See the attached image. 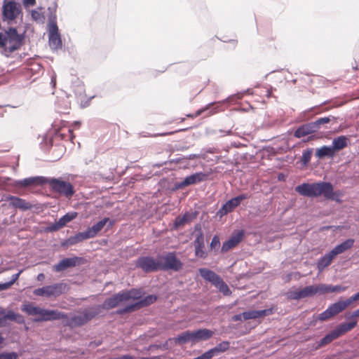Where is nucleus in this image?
<instances>
[{"mask_svg": "<svg viewBox=\"0 0 359 359\" xmlns=\"http://www.w3.org/2000/svg\"><path fill=\"white\" fill-rule=\"evenodd\" d=\"M100 312V305H95L83 309L80 313L74 315L69 318L65 325L72 328L81 327L90 321L93 318L99 315Z\"/></svg>", "mask_w": 359, "mask_h": 359, "instance_id": "nucleus-1", "label": "nucleus"}, {"mask_svg": "<svg viewBox=\"0 0 359 359\" xmlns=\"http://www.w3.org/2000/svg\"><path fill=\"white\" fill-rule=\"evenodd\" d=\"M19 18H22V9L20 3L15 0H4L2 3L1 19L11 24Z\"/></svg>", "mask_w": 359, "mask_h": 359, "instance_id": "nucleus-2", "label": "nucleus"}, {"mask_svg": "<svg viewBox=\"0 0 359 359\" xmlns=\"http://www.w3.org/2000/svg\"><path fill=\"white\" fill-rule=\"evenodd\" d=\"M140 297L139 294L135 290L125 291L118 292L112 297L107 299L101 306V309H111L116 307L121 303L126 302L130 299H137Z\"/></svg>", "mask_w": 359, "mask_h": 359, "instance_id": "nucleus-3", "label": "nucleus"}, {"mask_svg": "<svg viewBox=\"0 0 359 359\" xmlns=\"http://www.w3.org/2000/svg\"><path fill=\"white\" fill-rule=\"evenodd\" d=\"M46 184H49L53 191L64 196L66 198H71L75 192L74 187L70 182L62 180L59 178L46 177Z\"/></svg>", "mask_w": 359, "mask_h": 359, "instance_id": "nucleus-4", "label": "nucleus"}, {"mask_svg": "<svg viewBox=\"0 0 359 359\" xmlns=\"http://www.w3.org/2000/svg\"><path fill=\"white\" fill-rule=\"evenodd\" d=\"M311 198L318 197L320 195L327 199L334 200V193L333 186L329 182H319L310 184Z\"/></svg>", "mask_w": 359, "mask_h": 359, "instance_id": "nucleus-5", "label": "nucleus"}, {"mask_svg": "<svg viewBox=\"0 0 359 359\" xmlns=\"http://www.w3.org/2000/svg\"><path fill=\"white\" fill-rule=\"evenodd\" d=\"M160 270L179 271L183 267V263L177 257L175 252H168L159 257Z\"/></svg>", "mask_w": 359, "mask_h": 359, "instance_id": "nucleus-6", "label": "nucleus"}, {"mask_svg": "<svg viewBox=\"0 0 359 359\" xmlns=\"http://www.w3.org/2000/svg\"><path fill=\"white\" fill-rule=\"evenodd\" d=\"M48 43L51 49L58 50L62 48V40L56 22V16L51 15L48 22Z\"/></svg>", "mask_w": 359, "mask_h": 359, "instance_id": "nucleus-7", "label": "nucleus"}, {"mask_svg": "<svg viewBox=\"0 0 359 359\" xmlns=\"http://www.w3.org/2000/svg\"><path fill=\"white\" fill-rule=\"evenodd\" d=\"M65 288V283H59L35 289L33 293L36 296L58 297L64 292Z\"/></svg>", "mask_w": 359, "mask_h": 359, "instance_id": "nucleus-8", "label": "nucleus"}, {"mask_svg": "<svg viewBox=\"0 0 359 359\" xmlns=\"http://www.w3.org/2000/svg\"><path fill=\"white\" fill-rule=\"evenodd\" d=\"M135 265L145 273L158 271L160 270L159 257L157 259L150 256L140 257L137 259Z\"/></svg>", "mask_w": 359, "mask_h": 359, "instance_id": "nucleus-9", "label": "nucleus"}, {"mask_svg": "<svg viewBox=\"0 0 359 359\" xmlns=\"http://www.w3.org/2000/svg\"><path fill=\"white\" fill-rule=\"evenodd\" d=\"M6 34L7 37L8 53H11L19 49L24 39L23 35L18 34L15 27L8 28L6 32Z\"/></svg>", "mask_w": 359, "mask_h": 359, "instance_id": "nucleus-10", "label": "nucleus"}, {"mask_svg": "<svg viewBox=\"0 0 359 359\" xmlns=\"http://www.w3.org/2000/svg\"><path fill=\"white\" fill-rule=\"evenodd\" d=\"M319 293L318 285H309L301 290L290 291L288 293V297L291 299L298 300L300 299L312 297Z\"/></svg>", "mask_w": 359, "mask_h": 359, "instance_id": "nucleus-11", "label": "nucleus"}, {"mask_svg": "<svg viewBox=\"0 0 359 359\" xmlns=\"http://www.w3.org/2000/svg\"><path fill=\"white\" fill-rule=\"evenodd\" d=\"M344 310L340 301H338L334 304H330L326 310L318 314L316 317V320L319 321H325L332 317L337 315Z\"/></svg>", "mask_w": 359, "mask_h": 359, "instance_id": "nucleus-12", "label": "nucleus"}, {"mask_svg": "<svg viewBox=\"0 0 359 359\" xmlns=\"http://www.w3.org/2000/svg\"><path fill=\"white\" fill-rule=\"evenodd\" d=\"M344 310L340 301H338L334 304H330L326 310L318 314L316 317V320L319 321H325L332 317L337 315Z\"/></svg>", "mask_w": 359, "mask_h": 359, "instance_id": "nucleus-13", "label": "nucleus"}, {"mask_svg": "<svg viewBox=\"0 0 359 359\" xmlns=\"http://www.w3.org/2000/svg\"><path fill=\"white\" fill-rule=\"evenodd\" d=\"M243 230H239L233 233L227 241L223 243L221 252L223 253L226 252L231 249L233 248L243 240Z\"/></svg>", "mask_w": 359, "mask_h": 359, "instance_id": "nucleus-14", "label": "nucleus"}, {"mask_svg": "<svg viewBox=\"0 0 359 359\" xmlns=\"http://www.w3.org/2000/svg\"><path fill=\"white\" fill-rule=\"evenodd\" d=\"M194 246L195 249V255L197 257L205 259L208 256V252L205 249L204 236L201 230L196 235L194 241Z\"/></svg>", "mask_w": 359, "mask_h": 359, "instance_id": "nucleus-15", "label": "nucleus"}, {"mask_svg": "<svg viewBox=\"0 0 359 359\" xmlns=\"http://www.w3.org/2000/svg\"><path fill=\"white\" fill-rule=\"evenodd\" d=\"M208 175L202 172H197L187 176L183 181L178 184V188H182L189 185L197 184L208 179Z\"/></svg>", "mask_w": 359, "mask_h": 359, "instance_id": "nucleus-16", "label": "nucleus"}, {"mask_svg": "<svg viewBox=\"0 0 359 359\" xmlns=\"http://www.w3.org/2000/svg\"><path fill=\"white\" fill-rule=\"evenodd\" d=\"M5 201H11L10 205L22 211H26L33 208V205L23 198L8 195L5 196Z\"/></svg>", "mask_w": 359, "mask_h": 359, "instance_id": "nucleus-17", "label": "nucleus"}, {"mask_svg": "<svg viewBox=\"0 0 359 359\" xmlns=\"http://www.w3.org/2000/svg\"><path fill=\"white\" fill-rule=\"evenodd\" d=\"M81 257H72L62 259L57 264L54 265L53 270L56 272H61L70 267H74L79 264Z\"/></svg>", "mask_w": 359, "mask_h": 359, "instance_id": "nucleus-18", "label": "nucleus"}, {"mask_svg": "<svg viewBox=\"0 0 359 359\" xmlns=\"http://www.w3.org/2000/svg\"><path fill=\"white\" fill-rule=\"evenodd\" d=\"M313 122H309L305 124H303L298 127L294 131V136L297 138H301L306 135L314 133L317 132Z\"/></svg>", "mask_w": 359, "mask_h": 359, "instance_id": "nucleus-19", "label": "nucleus"}, {"mask_svg": "<svg viewBox=\"0 0 359 359\" xmlns=\"http://www.w3.org/2000/svg\"><path fill=\"white\" fill-rule=\"evenodd\" d=\"M46 177H31L25 178L16 182V184L21 187H27L32 185L46 184Z\"/></svg>", "mask_w": 359, "mask_h": 359, "instance_id": "nucleus-20", "label": "nucleus"}, {"mask_svg": "<svg viewBox=\"0 0 359 359\" xmlns=\"http://www.w3.org/2000/svg\"><path fill=\"white\" fill-rule=\"evenodd\" d=\"M77 216V213L76 212H69L63 215L62 217L59 219V220L51 225L49 227L50 231H57L62 227L65 226L68 222H71Z\"/></svg>", "mask_w": 359, "mask_h": 359, "instance_id": "nucleus-21", "label": "nucleus"}, {"mask_svg": "<svg viewBox=\"0 0 359 359\" xmlns=\"http://www.w3.org/2000/svg\"><path fill=\"white\" fill-rule=\"evenodd\" d=\"M192 343L209 339L213 335V332L208 329H199L191 332Z\"/></svg>", "mask_w": 359, "mask_h": 359, "instance_id": "nucleus-22", "label": "nucleus"}, {"mask_svg": "<svg viewBox=\"0 0 359 359\" xmlns=\"http://www.w3.org/2000/svg\"><path fill=\"white\" fill-rule=\"evenodd\" d=\"M272 313L271 309H263V310H249L243 313V320L250 319H256L264 316H268Z\"/></svg>", "mask_w": 359, "mask_h": 359, "instance_id": "nucleus-23", "label": "nucleus"}, {"mask_svg": "<svg viewBox=\"0 0 359 359\" xmlns=\"http://www.w3.org/2000/svg\"><path fill=\"white\" fill-rule=\"evenodd\" d=\"M239 206L236 203V200L232 198L227 201L217 211V215L219 217L227 215L228 213L233 211V210Z\"/></svg>", "mask_w": 359, "mask_h": 359, "instance_id": "nucleus-24", "label": "nucleus"}, {"mask_svg": "<svg viewBox=\"0 0 359 359\" xmlns=\"http://www.w3.org/2000/svg\"><path fill=\"white\" fill-rule=\"evenodd\" d=\"M88 238H91V237L90 235L89 234V232H88V231L86 230L83 232H79L75 234L74 236H70L69 238L66 240L64 244L68 246L74 245L78 243H80Z\"/></svg>", "mask_w": 359, "mask_h": 359, "instance_id": "nucleus-25", "label": "nucleus"}, {"mask_svg": "<svg viewBox=\"0 0 359 359\" xmlns=\"http://www.w3.org/2000/svg\"><path fill=\"white\" fill-rule=\"evenodd\" d=\"M354 239L348 238L342 242L341 243L336 245L332 250V254L334 255V257L339 254H341L349 249H351L354 244Z\"/></svg>", "mask_w": 359, "mask_h": 359, "instance_id": "nucleus-26", "label": "nucleus"}, {"mask_svg": "<svg viewBox=\"0 0 359 359\" xmlns=\"http://www.w3.org/2000/svg\"><path fill=\"white\" fill-rule=\"evenodd\" d=\"M199 274L203 279L210 282L212 285H215L218 280H220L221 278L214 271L205 268L200 269Z\"/></svg>", "mask_w": 359, "mask_h": 359, "instance_id": "nucleus-27", "label": "nucleus"}, {"mask_svg": "<svg viewBox=\"0 0 359 359\" xmlns=\"http://www.w3.org/2000/svg\"><path fill=\"white\" fill-rule=\"evenodd\" d=\"M230 348V342L229 341H223L216 345L214 348L209 349L207 352L212 358L214 355L224 353Z\"/></svg>", "mask_w": 359, "mask_h": 359, "instance_id": "nucleus-28", "label": "nucleus"}, {"mask_svg": "<svg viewBox=\"0 0 359 359\" xmlns=\"http://www.w3.org/2000/svg\"><path fill=\"white\" fill-rule=\"evenodd\" d=\"M334 258V255L332 254V252L326 253L325 255L321 257L317 262V268L320 271L324 270L326 267L330 265L332 259Z\"/></svg>", "mask_w": 359, "mask_h": 359, "instance_id": "nucleus-29", "label": "nucleus"}, {"mask_svg": "<svg viewBox=\"0 0 359 359\" xmlns=\"http://www.w3.org/2000/svg\"><path fill=\"white\" fill-rule=\"evenodd\" d=\"M346 290V287L341 285H332L322 284L318 285L319 293L341 292Z\"/></svg>", "mask_w": 359, "mask_h": 359, "instance_id": "nucleus-30", "label": "nucleus"}, {"mask_svg": "<svg viewBox=\"0 0 359 359\" xmlns=\"http://www.w3.org/2000/svg\"><path fill=\"white\" fill-rule=\"evenodd\" d=\"M318 131L321 128L327 129L328 127L326 126L327 124L332 122V123H336V118L333 116H329L325 117H322L316 119L315 121H313Z\"/></svg>", "mask_w": 359, "mask_h": 359, "instance_id": "nucleus-31", "label": "nucleus"}, {"mask_svg": "<svg viewBox=\"0 0 359 359\" xmlns=\"http://www.w3.org/2000/svg\"><path fill=\"white\" fill-rule=\"evenodd\" d=\"M334 154L335 151L332 146H323L317 149L316 151V156L318 158H323L324 157L333 158Z\"/></svg>", "mask_w": 359, "mask_h": 359, "instance_id": "nucleus-32", "label": "nucleus"}, {"mask_svg": "<svg viewBox=\"0 0 359 359\" xmlns=\"http://www.w3.org/2000/svg\"><path fill=\"white\" fill-rule=\"evenodd\" d=\"M357 325V320H354L349 323H344L338 325L334 330L340 337L345 334L346 332L351 330Z\"/></svg>", "mask_w": 359, "mask_h": 359, "instance_id": "nucleus-33", "label": "nucleus"}, {"mask_svg": "<svg viewBox=\"0 0 359 359\" xmlns=\"http://www.w3.org/2000/svg\"><path fill=\"white\" fill-rule=\"evenodd\" d=\"M108 221H109V219L105 217L99 221L98 222H97L96 224H95L94 225H93L91 227L88 228L87 231L88 232H89L90 237H95L97 234V233L100 232L103 229V227L105 226Z\"/></svg>", "mask_w": 359, "mask_h": 359, "instance_id": "nucleus-34", "label": "nucleus"}, {"mask_svg": "<svg viewBox=\"0 0 359 359\" xmlns=\"http://www.w3.org/2000/svg\"><path fill=\"white\" fill-rule=\"evenodd\" d=\"M348 138L344 135L335 137L332 140V147L335 151H339L347 147Z\"/></svg>", "mask_w": 359, "mask_h": 359, "instance_id": "nucleus-35", "label": "nucleus"}, {"mask_svg": "<svg viewBox=\"0 0 359 359\" xmlns=\"http://www.w3.org/2000/svg\"><path fill=\"white\" fill-rule=\"evenodd\" d=\"M175 343L178 344H184L188 342H192L191 331H185L180 334H178L173 339Z\"/></svg>", "mask_w": 359, "mask_h": 359, "instance_id": "nucleus-36", "label": "nucleus"}, {"mask_svg": "<svg viewBox=\"0 0 359 359\" xmlns=\"http://www.w3.org/2000/svg\"><path fill=\"white\" fill-rule=\"evenodd\" d=\"M214 285L225 296H229L231 294L229 286L222 278H220V280H218Z\"/></svg>", "mask_w": 359, "mask_h": 359, "instance_id": "nucleus-37", "label": "nucleus"}, {"mask_svg": "<svg viewBox=\"0 0 359 359\" xmlns=\"http://www.w3.org/2000/svg\"><path fill=\"white\" fill-rule=\"evenodd\" d=\"M295 191L302 196L311 198L309 183H303L297 186Z\"/></svg>", "mask_w": 359, "mask_h": 359, "instance_id": "nucleus-38", "label": "nucleus"}, {"mask_svg": "<svg viewBox=\"0 0 359 359\" xmlns=\"http://www.w3.org/2000/svg\"><path fill=\"white\" fill-rule=\"evenodd\" d=\"M339 337L335 330L334 329L330 332L327 334L323 338L321 339L320 341V346L326 345L330 342H332L333 340L337 339Z\"/></svg>", "mask_w": 359, "mask_h": 359, "instance_id": "nucleus-39", "label": "nucleus"}, {"mask_svg": "<svg viewBox=\"0 0 359 359\" xmlns=\"http://www.w3.org/2000/svg\"><path fill=\"white\" fill-rule=\"evenodd\" d=\"M4 318L6 320H10L13 321H15L18 323H24V318L22 315L19 313H15L13 311H8L4 316Z\"/></svg>", "mask_w": 359, "mask_h": 359, "instance_id": "nucleus-40", "label": "nucleus"}, {"mask_svg": "<svg viewBox=\"0 0 359 359\" xmlns=\"http://www.w3.org/2000/svg\"><path fill=\"white\" fill-rule=\"evenodd\" d=\"M41 308L38 306H34L32 304H25L22 311H25L26 313L30 316H39V313L40 311Z\"/></svg>", "mask_w": 359, "mask_h": 359, "instance_id": "nucleus-41", "label": "nucleus"}, {"mask_svg": "<svg viewBox=\"0 0 359 359\" xmlns=\"http://www.w3.org/2000/svg\"><path fill=\"white\" fill-rule=\"evenodd\" d=\"M156 300V296L153 294H149L144 297L142 299L139 301L138 302L135 303L137 306H146L148 305H150L153 304Z\"/></svg>", "mask_w": 359, "mask_h": 359, "instance_id": "nucleus-42", "label": "nucleus"}, {"mask_svg": "<svg viewBox=\"0 0 359 359\" xmlns=\"http://www.w3.org/2000/svg\"><path fill=\"white\" fill-rule=\"evenodd\" d=\"M49 318L50 320L59 319H67V320L69 318L67 314L57 310H49Z\"/></svg>", "mask_w": 359, "mask_h": 359, "instance_id": "nucleus-43", "label": "nucleus"}, {"mask_svg": "<svg viewBox=\"0 0 359 359\" xmlns=\"http://www.w3.org/2000/svg\"><path fill=\"white\" fill-rule=\"evenodd\" d=\"M189 215L185 213L183 216H178L174 221V227L178 229L179 227L184 226L189 221Z\"/></svg>", "mask_w": 359, "mask_h": 359, "instance_id": "nucleus-44", "label": "nucleus"}, {"mask_svg": "<svg viewBox=\"0 0 359 359\" xmlns=\"http://www.w3.org/2000/svg\"><path fill=\"white\" fill-rule=\"evenodd\" d=\"M312 154H313L312 148L307 149L302 151L301 162L304 165H308V163L310 162Z\"/></svg>", "mask_w": 359, "mask_h": 359, "instance_id": "nucleus-45", "label": "nucleus"}, {"mask_svg": "<svg viewBox=\"0 0 359 359\" xmlns=\"http://www.w3.org/2000/svg\"><path fill=\"white\" fill-rule=\"evenodd\" d=\"M34 320L35 322L50 320L49 310L41 308L40 311L39 313V316L34 318Z\"/></svg>", "mask_w": 359, "mask_h": 359, "instance_id": "nucleus-46", "label": "nucleus"}, {"mask_svg": "<svg viewBox=\"0 0 359 359\" xmlns=\"http://www.w3.org/2000/svg\"><path fill=\"white\" fill-rule=\"evenodd\" d=\"M358 300H359V292L345 300L340 301V302H341V305L343 306L344 309H345L351 303H353L355 301H358Z\"/></svg>", "mask_w": 359, "mask_h": 359, "instance_id": "nucleus-47", "label": "nucleus"}, {"mask_svg": "<svg viewBox=\"0 0 359 359\" xmlns=\"http://www.w3.org/2000/svg\"><path fill=\"white\" fill-rule=\"evenodd\" d=\"M135 307H136V304H130V305H128L122 309H119L116 310V313H117L118 315H123L124 313H126L133 311Z\"/></svg>", "mask_w": 359, "mask_h": 359, "instance_id": "nucleus-48", "label": "nucleus"}, {"mask_svg": "<svg viewBox=\"0 0 359 359\" xmlns=\"http://www.w3.org/2000/svg\"><path fill=\"white\" fill-rule=\"evenodd\" d=\"M74 93L75 94L76 96L77 97H82V95L84 94L85 93V89H84V86L81 83H79L78 85H76V86H74Z\"/></svg>", "mask_w": 359, "mask_h": 359, "instance_id": "nucleus-49", "label": "nucleus"}, {"mask_svg": "<svg viewBox=\"0 0 359 359\" xmlns=\"http://www.w3.org/2000/svg\"><path fill=\"white\" fill-rule=\"evenodd\" d=\"M18 353L15 352H4L0 353V359H17Z\"/></svg>", "mask_w": 359, "mask_h": 359, "instance_id": "nucleus-50", "label": "nucleus"}, {"mask_svg": "<svg viewBox=\"0 0 359 359\" xmlns=\"http://www.w3.org/2000/svg\"><path fill=\"white\" fill-rule=\"evenodd\" d=\"M28 70L33 74H39L42 71V66L39 63H32Z\"/></svg>", "mask_w": 359, "mask_h": 359, "instance_id": "nucleus-51", "label": "nucleus"}, {"mask_svg": "<svg viewBox=\"0 0 359 359\" xmlns=\"http://www.w3.org/2000/svg\"><path fill=\"white\" fill-rule=\"evenodd\" d=\"M0 48H4L6 53H8V46H7V37L6 34H4L0 32Z\"/></svg>", "mask_w": 359, "mask_h": 359, "instance_id": "nucleus-52", "label": "nucleus"}, {"mask_svg": "<svg viewBox=\"0 0 359 359\" xmlns=\"http://www.w3.org/2000/svg\"><path fill=\"white\" fill-rule=\"evenodd\" d=\"M250 196L248 194H241L233 198L236 200V203L239 205L243 200L249 198Z\"/></svg>", "mask_w": 359, "mask_h": 359, "instance_id": "nucleus-53", "label": "nucleus"}, {"mask_svg": "<svg viewBox=\"0 0 359 359\" xmlns=\"http://www.w3.org/2000/svg\"><path fill=\"white\" fill-rule=\"evenodd\" d=\"M220 245L219 238L217 236H214L211 243H210V248L215 249L216 247L219 246Z\"/></svg>", "mask_w": 359, "mask_h": 359, "instance_id": "nucleus-54", "label": "nucleus"}, {"mask_svg": "<svg viewBox=\"0 0 359 359\" xmlns=\"http://www.w3.org/2000/svg\"><path fill=\"white\" fill-rule=\"evenodd\" d=\"M225 102H226V100H223L222 102H212V103L208 104L207 105L206 109H208L210 108V107L215 105L216 107L213 109L212 114L216 113L217 111V108L219 107V106H221L222 104L224 103Z\"/></svg>", "mask_w": 359, "mask_h": 359, "instance_id": "nucleus-55", "label": "nucleus"}, {"mask_svg": "<svg viewBox=\"0 0 359 359\" xmlns=\"http://www.w3.org/2000/svg\"><path fill=\"white\" fill-rule=\"evenodd\" d=\"M22 272V270H20L18 273H15L12 276L11 280L7 282L9 287L18 279V278Z\"/></svg>", "mask_w": 359, "mask_h": 359, "instance_id": "nucleus-56", "label": "nucleus"}, {"mask_svg": "<svg viewBox=\"0 0 359 359\" xmlns=\"http://www.w3.org/2000/svg\"><path fill=\"white\" fill-rule=\"evenodd\" d=\"M32 18L34 20H40L41 18V15L39 12L35 11V10H33L32 11Z\"/></svg>", "mask_w": 359, "mask_h": 359, "instance_id": "nucleus-57", "label": "nucleus"}, {"mask_svg": "<svg viewBox=\"0 0 359 359\" xmlns=\"http://www.w3.org/2000/svg\"><path fill=\"white\" fill-rule=\"evenodd\" d=\"M210 358H211L210 357L209 353L206 351L204 353H203L202 355H201L196 358H194L193 359H210Z\"/></svg>", "mask_w": 359, "mask_h": 359, "instance_id": "nucleus-58", "label": "nucleus"}, {"mask_svg": "<svg viewBox=\"0 0 359 359\" xmlns=\"http://www.w3.org/2000/svg\"><path fill=\"white\" fill-rule=\"evenodd\" d=\"M232 320L233 321H242L243 320V313H239V314H236V315H234L233 317H232Z\"/></svg>", "mask_w": 359, "mask_h": 359, "instance_id": "nucleus-59", "label": "nucleus"}, {"mask_svg": "<svg viewBox=\"0 0 359 359\" xmlns=\"http://www.w3.org/2000/svg\"><path fill=\"white\" fill-rule=\"evenodd\" d=\"M115 359H135V358L130 355L126 354V355H123L120 357H118Z\"/></svg>", "mask_w": 359, "mask_h": 359, "instance_id": "nucleus-60", "label": "nucleus"}, {"mask_svg": "<svg viewBox=\"0 0 359 359\" xmlns=\"http://www.w3.org/2000/svg\"><path fill=\"white\" fill-rule=\"evenodd\" d=\"M23 3L26 6H33L36 3V0H23Z\"/></svg>", "mask_w": 359, "mask_h": 359, "instance_id": "nucleus-61", "label": "nucleus"}, {"mask_svg": "<svg viewBox=\"0 0 359 359\" xmlns=\"http://www.w3.org/2000/svg\"><path fill=\"white\" fill-rule=\"evenodd\" d=\"M8 288H9V286H8L7 282L3 283H0V291L5 290H7Z\"/></svg>", "mask_w": 359, "mask_h": 359, "instance_id": "nucleus-62", "label": "nucleus"}, {"mask_svg": "<svg viewBox=\"0 0 359 359\" xmlns=\"http://www.w3.org/2000/svg\"><path fill=\"white\" fill-rule=\"evenodd\" d=\"M50 83L51 85L53 86V87H55V84H56V75L55 74H53L52 76H51V81H50Z\"/></svg>", "mask_w": 359, "mask_h": 359, "instance_id": "nucleus-63", "label": "nucleus"}, {"mask_svg": "<svg viewBox=\"0 0 359 359\" xmlns=\"http://www.w3.org/2000/svg\"><path fill=\"white\" fill-rule=\"evenodd\" d=\"M352 318L359 317V308L351 314Z\"/></svg>", "mask_w": 359, "mask_h": 359, "instance_id": "nucleus-64", "label": "nucleus"}]
</instances>
